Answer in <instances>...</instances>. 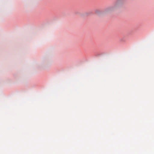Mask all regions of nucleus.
<instances>
[{
  "instance_id": "nucleus-1",
  "label": "nucleus",
  "mask_w": 154,
  "mask_h": 154,
  "mask_svg": "<svg viewBox=\"0 0 154 154\" xmlns=\"http://www.w3.org/2000/svg\"><path fill=\"white\" fill-rule=\"evenodd\" d=\"M119 1L117 0L114 5L107 8L106 11L108 12H112L117 10L119 7Z\"/></svg>"
}]
</instances>
